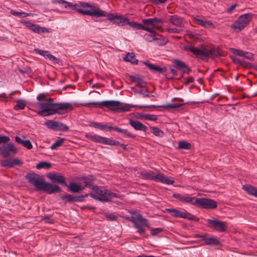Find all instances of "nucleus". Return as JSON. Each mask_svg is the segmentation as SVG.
I'll list each match as a JSON object with an SVG mask.
<instances>
[{
  "mask_svg": "<svg viewBox=\"0 0 257 257\" xmlns=\"http://www.w3.org/2000/svg\"><path fill=\"white\" fill-rule=\"evenodd\" d=\"M53 98H49L46 102H37L40 110L37 112L38 114L41 116H47L55 114H64L73 108L71 103L68 102L54 103Z\"/></svg>",
  "mask_w": 257,
  "mask_h": 257,
  "instance_id": "f257e3e1",
  "label": "nucleus"
},
{
  "mask_svg": "<svg viewBox=\"0 0 257 257\" xmlns=\"http://www.w3.org/2000/svg\"><path fill=\"white\" fill-rule=\"evenodd\" d=\"M85 187H88L93 192L89 194V196L95 200L101 202H108L113 198H121L120 195L106 189L102 186H97L92 184L90 181L84 182Z\"/></svg>",
  "mask_w": 257,
  "mask_h": 257,
  "instance_id": "f03ea898",
  "label": "nucleus"
},
{
  "mask_svg": "<svg viewBox=\"0 0 257 257\" xmlns=\"http://www.w3.org/2000/svg\"><path fill=\"white\" fill-rule=\"evenodd\" d=\"M77 12L87 16L95 17H105L106 12L87 3L78 2Z\"/></svg>",
  "mask_w": 257,
  "mask_h": 257,
  "instance_id": "7ed1b4c3",
  "label": "nucleus"
},
{
  "mask_svg": "<svg viewBox=\"0 0 257 257\" xmlns=\"http://www.w3.org/2000/svg\"><path fill=\"white\" fill-rule=\"evenodd\" d=\"M184 50L191 52L196 58L204 60L208 57H214L217 56L215 49H200L192 45L184 46Z\"/></svg>",
  "mask_w": 257,
  "mask_h": 257,
  "instance_id": "20e7f679",
  "label": "nucleus"
},
{
  "mask_svg": "<svg viewBox=\"0 0 257 257\" xmlns=\"http://www.w3.org/2000/svg\"><path fill=\"white\" fill-rule=\"evenodd\" d=\"M252 17V14L251 13H246L241 15L239 16L237 20L232 24L231 28L235 31H241L249 24Z\"/></svg>",
  "mask_w": 257,
  "mask_h": 257,
  "instance_id": "39448f33",
  "label": "nucleus"
},
{
  "mask_svg": "<svg viewBox=\"0 0 257 257\" xmlns=\"http://www.w3.org/2000/svg\"><path fill=\"white\" fill-rule=\"evenodd\" d=\"M165 211L175 217L188 219L190 220H194L197 222L199 220L198 218L185 211H182L180 209L176 208H166Z\"/></svg>",
  "mask_w": 257,
  "mask_h": 257,
  "instance_id": "423d86ee",
  "label": "nucleus"
},
{
  "mask_svg": "<svg viewBox=\"0 0 257 257\" xmlns=\"http://www.w3.org/2000/svg\"><path fill=\"white\" fill-rule=\"evenodd\" d=\"M17 152V149L12 143H6L0 146V155L5 158L14 156Z\"/></svg>",
  "mask_w": 257,
  "mask_h": 257,
  "instance_id": "0eeeda50",
  "label": "nucleus"
},
{
  "mask_svg": "<svg viewBox=\"0 0 257 257\" xmlns=\"http://www.w3.org/2000/svg\"><path fill=\"white\" fill-rule=\"evenodd\" d=\"M136 218L140 224L135 220H132V222L134 225V227L137 229V232L140 234H143L145 233V230L144 227H149V223L147 219L144 218L141 214L137 215Z\"/></svg>",
  "mask_w": 257,
  "mask_h": 257,
  "instance_id": "6e6552de",
  "label": "nucleus"
},
{
  "mask_svg": "<svg viewBox=\"0 0 257 257\" xmlns=\"http://www.w3.org/2000/svg\"><path fill=\"white\" fill-rule=\"evenodd\" d=\"M197 206L206 209H213L217 207V202L211 199L198 198Z\"/></svg>",
  "mask_w": 257,
  "mask_h": 257,
  "instance_id": "1a4fd4ad",
  "label": "nucleus"
},
{
  "mask_svg": "<svg viewBox=\"0 0 257 257\" xmlns=\"http://www.w3.org/2000/svg\"><path fill=\"white\" fill-rule=\"evenodd\" d=\"M88 138L95 143H99L107 145H116L119 142L108 138L102 137L98 135H90Z\"/></svg>",
  "mask_w": 257,
  "mask_h": 257,
  "instance_id": "9d476101",
  "label": "nucleus"
},
{
  "mask_svg": "<svg viewBox=\"0 0 257 257\" xmlns=\"http://www.w3.org/2000/svg\"><path fill=\"white\" fill-rule=\"evenodd\" d=\"M38 190H43L48 194H52L55 192H60L61 191V188L58 185L46 182L43 180Z\"/></svg>",
  "mask_w": 257,
  "mask_h": 257,
  "instance_id": "9b49d317",
  "label": "nucleus"
},
{
  "mask_svg": "<svg viewBox=\"0 0 257 257\" xmlns=\"http://www.w3.org/2000/svg\"><path fill=\"white\" fill-rule=\"evenodd\" d=\"M207 225L210 228L219 232H224L225 230L226 225L224 222L216 219H207Z\"/></svg>",
  "mask_w": 257,
  "mask_h": 257,
  "instance_id": "f8f14e48",
  "label": "nucleus"
},
{
  "mask_svg": "<svg viewBox=\"0 0 257 257\" xmlns=\"http://www.w3.org/2000/svg\"><path fill=\"white\" fill-rule=\"evenodd\" d=\"M26 179L28 182L33 184L38 190L43 179L38 174L30 173L26 175Z\"/></svg>",
  "mask_w": 257,
  "mask_h": 257,
  "instance_id": "ddd939ff",
  "label": "nucleus"
},
{
  "mask_svg": "<svg viewBox=\"0 0 257 257\" xmlns=\"http://www.w3.org/2000/svg\"><path fill=\"white\" fill-rule=\"evenodd\" d=\"M195 237L200 238L204 241L206 245H217L219 243V239L217 237L214 236L207 237L205 234L195 235Z\"/></svg>",
  "mask_w": 257,
  "mask_h": 257,
  "instance_id": "4468645a",
  "label": "nucleus"
},
{
  "mask_svg": "<svg viewBox=\"0 0 257 257\" xmlns=\"http://www.w3.org/2000/svg\"><path fill=\"white\" fill-rule=\"evenodd\" d=\"M103 107H105L109 110L117 111L118 105H120L121 102L117 100H105L103 101Z\"/></svg>",
  "mask_w": 257,
  "mask_h": 257,
  "instance_id": "2eb2a0df",
  "label": "nucleus"
},
{
  "mask_svg": "<svg viewBox=\"0 0 257 257\" xmlns=\"http://www.w3.org/2000/svg\"><path fill=\"white\" fill-rule=\"evenodd\" d=\"M194 21L198 25L204 28H214V25L210 21H205L199 18V16H197L194 18Z\"/></svg>",
  "mask_w": 257,
  "mask_h": 257,
  "instance_id": "dca6fc26",
  "label": "nucleus"
},
{
  "mask_svg": "<svg viewBox=\"0 0 257 257\" xmlns=\"http://www.w3.org/2000/svg\"><path fill=\"white\" fill-rule=\"evenodd\" d=\"M130 124L137 131H140L143 132H146L148 127L137 120L131 119L129 121Z\"/></svg>",
  "mask_w": 257,
  "mask_h": 257,
  "instance_id": "f3484780",
  "label": "nucleus"
},
{
  "mask_svg": "<svg viewBox=\"0 0 257 257\" xmlns=\"http://www.w3.org/2000/svg\"><path fill=\"white\" fill-rule=\"evenodd\" d=\"M138 107L140 108H149L150 105H132L130 104H122L121 103L120 105H118L117 108V111L123 112V111H128L131 110V107Z\"/></svg>",
  "mask_w": 257,
  "mask_h": 257,
  "instance_id": "a211bd4d",
  "label": "nucleus"
},
{
  "mask_svg": "<svg viewBox=\"0 0 257 257\" xmlns=\"http://www.w3.org/2000/svg\"><path fill=\"white\" fill-rule=\"evenodd\" d=\"M24 136H22V138L16 136L15 137V141L19 144L22 145L23 147L26 148L28 150H30L33 148V145L29 140H25Z\"/></svg>",
  "mask_w": 257,
  "mask_h": 257,
  "instance_id": "6ab92c4d",
  "label": "nucleus"
},
{
  "mask_svg": "<svg viewBox=\"0 0 257 257\" xmlns=\"http://www.w3.org/2000/svg\"><path fill=\"white\" fill-rule=\"evenodd\" d=\"M48 177L53 182L64 184L65 186H67L65 182V179L62 175L50 173L48 175Z\"/></svg>",
  "mask_w": 257,
  "mask_h": 257,
  "instance_id": "aec40b11",
  "label": "nucleus"
},
{
  "mask_svg": "<svg viewBox=\"0 0 257 257\" xmlns=\"http://www.w3.org/2000/svg\"><path fill=\"white\" fill-rule=\"evenodd\" d=\"M144 64L148 66L150 70L153 72H158L159 73H162L166 71L167 69L166 67H160L158 66L149 63L148 61L144 62Z\"/></svg>",
  "mask_w": 257,
  "mask_h": 257,
  "instance_id": "412c9836",
  "label": "nucleus"
},
{
  "mask_svg": "<svg viewBox=\"0 0 257 257\" xmlns=\"http://www.w3.org/2000/svg\"><path fill=\"white\" fill-rule=\"evenodd\" d=\"M175 67L179 70L183 69L184 73H189L190 69L186 66L185 63L179 60L175 59L173 61Z\"/></svg>",
  "mask_w": 257,
  "mask_h": 257,
  "instance_id": "4be33fe9",
  "label": "nucleus"
},
{
  "mask_svg": "<svg viewBox=\"0 0 257 257\" xmlns=\"http://www.w3.org/2000/svg\"><path fill=\"white\" fill-rule=\"evenodd\" d=\"M66 186L68 188L70 191L74 193L78 192L80 191L83 190L85 187L82 186L79 184H77L73 182H70L69 185Z\"/></svg>",
  "mask_w": 257,
  "mask_h": 257,
  "instance_id": "5701e85b",
  "label": "nucleus"
},
{
  "mask_svg": "<svg viewBox=\"0 0 257 257\" xmlns=\"http://www.w3.org/2000/svg\"><path fill=\"white\" fill-rule=\"evenodd\" d=\"M160 173H155L152 171L145 172L143 176L144 178L158 182Z\"/></svg>",
  "mask_w": 257,
  "mask_h": 257,
  "instance_id": "b1692460",
  "label": "nucleus"
},
{
  "mask_svg": "<svg viewBox=\"0 0 257 257\" xmlns=\"http://www.w3.org/2000/svg\"><path fill=\"white\" fill-rule=\"evenodd\" d=\"M242 188L248 194L257 197V189L256 188L250 185L246 184L242 186Z\"/></svg>",
  "mask_w": 257,
  "mask_h": 257,
  "instance_id": "393cba45",
  "label": "nucleus"
},
{
  "mask_svg": "<svg viewBox=\"0 0 257 257\" xmlns=\"http://www.w3.org/2000/svg\"><path fill=\"white\" fill-rule=\"evenodd\" d=\"M169 21L172 25L176 27H181L183 21L180 17L173 15L170 16Z\"/></svg>",
  "mask_w": 257,
  "mask_h": 257,
  "instance_id": "a878e982",
  "label": "nucleus"
},
{
  "mask_svg": "<svg viewBox=\"0 0 257 257\" xmlns=\"http://www.w3.org/2000/svg\"><path fill=\"white\" fill-rule=\"evenodd\" d=\"M158 182L167 185H172L174 183V180L171 177H166L163 174L160 173Z\"/></svg>",
  "mask_w": 257,
  "mask_h": 257,
  "instance_id": "bb28decb",
  "label": "nucleus"
},
{
  "mask_svg": "<svg viewBox=\"0 0 257 257\" xmlns=\"http://www.w3.org/2000/svg\"><path fill=\"white\" fill-rule=\"evenodd\" d=\"M113 130L121 133L125 137H127L130 138H135L136 137V135L128 132L127 130L121 129L117 126H114Z\"/></svg>",
  "mask_w": 257,
  "mask_h": 257,
  "instance_id": "cd10ccee",
  "label": "nucleus"
},
{
  "mask_svg": "<svg viewBox=\"0 0 257 257\" xmlns=\"http://www.w3.org/2000/svg\"><path fill=\"white\" fill-rule=\"evenodd\" d=\"M124 61L131 62L133 64H138V60L136 59L135 55L133 53H128L124 57Z\"/></svg>",
  "mask_w": 257,
  "mask_h": 257,
  "instance_id": "c85d7f7f",
  "label": "nucleus"
},
{
  "mask_svg": "<svg viewBox=\"0 0 257 257\" xmlns=\"http://www.w3.org/2000/svg\"><path fill=\"white\" fill-rule=\"evenodd\" d=\"M91 126L100 128L101 130L111 131L113 130L114 126H108L98 122H92Z\"/></svg>",
  "mask_w": 257,
  "mask_h": 257,
  "instance_id": "c756f323",
  "label": "nucleus"
},
{
  "mask_svg": "<svg viewBox=\"0 0 257 257\" xmlns=\"http://www.w3.org/2000/svg\"><path fill=\"white\" fill-rule=\"evenodd\" d=\"M129 21L127 18L122 17L120 16H117L114 23L119 26H124L126 24L128 25Z\"/></svg>",
  "mask_w": 257,
  "mask_h": 257,
  "instance_id": "7c9ffc66",
  "label": "nucleus"
},
{
  "mask_svg": "<svg viewBox=\"0 0 257 257\" xmlns=\"http://www.w3.org/2000/svg\"><path fill=\"white\" fill-rule=\"evenodd\" d=\"M32 31L37 34L49 32V30L47 28L41 27L37 24L34 25Z\"/></svg>",
  "mask_w": 257,
  "mask_h": 257,
  "instance_id": "2f4dec72",
  "label": "nucleus"
},
{
  "mask_svg": "<svg viewBox=\"0 0 257 257\" xmlns=\"http://www.w3.org/2000/svg\"><path fill=\"white\" fill-rule=\"evenodd\" d=\"M150 128L151 133H153L155 136L160 138H162L164 136V132L158 127L155 126H150Z\"/></svg>",
  "mask_w": 257,
  "mask_h": 257,
  "instance_id": "473e14b6",
  "label": "nucleus"
},
{
  "mask_svg": "<svg viewBox=\"0 0 257 257\" xmlns=\"http://www.w3.org/2000/svg\"><path fill=\"white\" fill-rule=\"evenodd\" d=\"M198 198L194 197L185 196L183 198V201L189 203L191 205L197 206Z\"/></svg>",
  "mask_w": 257,
  "mask_h": 257,
  "instance_id": "72a5a7b5",
  "label": "nucleus"
},
{
  "mask_svg": "<svg viewBox=\"0 0 257 257\" xmlns=\"http://www.w3.org/2000/svg\"><path fill=\"white\" fill-rule=\"evenodd\" d=\"M26 106V101L23 100H19L17 101L14 108L16 110H22Z\"/></svg>",
  "mask_w": 257,
  "mask_h": 257,
  "instance_id": "f704fd0d",
  "label": "nucleus"
},
{
  "mask_svg": "<svg viewBox=\"0 0 257 257\" xmlns=\"http://www.w3.org/2000/svg\"><path fill=\"white\" fill-rule=\"evenodd\" d=\"M58 122L54 121L52 120H50L45 122V124L49 128L54 130H57V127L58 126Z\"/></svg>",
  "mask_w": 257,
  "mask_h": 257,
  "instance_id": "c9c22d12",
  "label": "nucleus"
},
{
  "mask_svg": "<svg viewBox=\"0 0 257 257\" xmlns=\"http://www.w3.org/2000/svg\"><path fill=\"white\" fill-rule=\"evenodd\" d=\"M163 25V23L161 20L157 18H153V23L152 26L153 27L156 28L157 29H160L162 28Z\"/></svg>",
  "mask_w": 257,
  "mask_h": 257,
  "instance_id": "e433bc0d",
  "label": "nucleus"
},
{
  "mask_svg": "<svg viewBox=\"0 0 257 257\" xmlns=\"http://www.w3.org/2000/svg\"><path fill=\"white\" fill-rule=\"evenodd\" d=\"M65 140V139L64 138H59L58 140L56 141L54 144L52 145V146L50 147L51 149L55 150L57 148L61 146Z\"/></svg>",
  "mask_w": 257,
  "mask_h": 257,
  "instance_id": "4c0bfd02",
  "label": "nucleus"
},
{
  "mask_svg": "<svg viewBox=\"0 0 257 257\" xmlns=\"http://www.w3.org/2000/svg\"><path fill=\"white\" fill-rule=\"evenodd\" d=\"M134 81L136 82V86L140 87H143L144 81L142 78H140L139 75H136L133 76Z\"/></svg>",
  "mask_w": 257,
  "mask_h": 257,
  "instance_id": "58836bf2",
  "label": "nucleus"
},
{
  "mask_svg": "<svg viewBox=\"0 0 257 257\" xmlns=\"http://www.w3.org/2000/svg\"><path fill=\"white\" fill-rule=\"evenodd\" d=\"M51 164L50 163L46 162H41L36 165V168L38 169H41L42 168L49 169L51 167Z\"/></svg>",
  "mask_w": 257,
  "mask_h": 257,
  "instance_id": "ea45409f",
  "label": "nucleus"
},
{
  "mask_svg": "<svg viewBox=\"0 0 257 257\" xmlns=\"http://www.w3.org/2000/svg\"><path fill=\"white\" fill-rule=\"evenodd\" d=\"M178 147L180 149L188 150L191 148V145L185 141H181L179 143Z\"/></svg>",
  "mask_w": 257,
  "mask_h": 257,
  "instance_id": "a19ab883",
  "label": "nucleus"
},
{
  "mask_svg": "<svg viewBox=\"0 0 257 257\" xmlns=\"http://www.w3.org/2000/svg\"><path fill=\"white\" fill-rule=\"evenodd\" d=\"M77 6H78V3H72L66 2L65 5L64 6V8H69L71 10H75L77 11Z\"/></svg>",
  "mask_w": 257,
  "mask_h": 257,
  "instance_id": "79ce46f5",
  "label": "nucleus"
},
{
  "mask_svg": "<svg viewBox=\"0 0 257 257\" xmlns=\"http://www.w3.org/2000/svg\"><path fill=\"white\" fill-rule=\"evenodd\" d=\"M128 25L136 30H143V25L135 22H129Z\"/></svg>",
  "mask_w": 257,
  "mask_h": 257,
  "instance_id": "37998d69",
  "label": "nucleus"
},
{
  "mask_svg": "<svg viewBox=\"0 0 257 257\" xmlns=\"http://www.w3.org/2000/svg\"><path fill=\"white\" fill-rule=\"evenodd\" d=\"M157 35H154L151 33L150 34H146L144 35V39L148 41V42H152L154 41L155 37Z\"/></svg>",
  "mask_w": 257,
  "mask_h": 257,
  "instance_id": "c03bdc74",
  "label": "nucleus"
},
{
  "mask_svg": "<svg viewBox=\"0 0 257 257\" xmlns=\"http://www.w3.org/2000/svg\"><path fill=\"white\" fill-rule=\"evenodd\" d=\"M68 130L69 127L67 125L62 122H58L56 131H67Z\"/></svg>",
  "mask_w": 257,
  "mask_h": 257,
  "instance_id": "a18cd8bd",
  "label": "nucleus"
},
{
  "mask_svg": "<svg viewBox=\"0 0 257 257\" xmlns=\"http://www.w3.org/2000/svg\"><path fill=\"white\" fill-rule=\"evenodd\" d=\"M143 117L146 120L152 121H156L157 119V117L155 114H146L143 115Z\"/></svg>",
  "mask_w": 257,
  "mask_h": 257,
  "instance_id": "49530a36",
  "label": "nucleus"
},
{
  "mask_svg": "<svg viewBox=\"0 0 257 257\" xmlns=\"http://www.w3.org/2000/svg\"><path fill=\"white\" fill-rule=\"evenodd\" d=\"M11 160L12 168L14 167L15 166H20L23 164L22 161L18 158L11 159Z\"/></svg>",
  "mask_w": 257,
  "mask_h": 257,
  "instance_id": "de8ad7c7",
  "label": "nucleus"
},
{
  "mask_svg": "<svg viewBox=\"0 0 257 257\" xmlns=\"http://www.w3.org/2000/svg\"><path fill=\"white\" fill-rule=\"evenodd\" d=\"M88 195H89V194L85 193L84 195L75 196L74 201L79 202H83L85 201V197H87Z\"/></svg>",
  "mask_w": 257,
  "mask_h": 257,
  "instance_id": "09e8293b",
  "label": "nucleus"
},
{
  "mask_svg": "<svg viewBox=\"0 0 257 257\" xmlns=\"http://www.w3.org/2000/svg\"><path fill=\"white\" fill-rule=\"evenodd\" d=\"M163 230V228L161 227L155 228L150 230V233L152 235L155 236L162 232Z\"/></svg>",
  "mask_w": 257,
  "mask_h": 257,
  "instance_id": "8fccbe9b",
  "label": "nucleus"
},
{
  "mask_svg": "<svg viewBox=\"0 0 257 257\" xmlns=\"http://www.w3.org/2000/svg\"><path fill=\"white\" fill-rule=\"evenodd\" d=\"M1 165L2 167L10 168H12L11 160H2L1 162Z\"/></svg>",
  "mask_w": 257,
  "mask_h": 257,
  "instance_id": "3c124183",
  "label": "nucleus"
},
{
  "mask_svg": "<svg viewBox=\"0 0 257 257\" xmlns=\"http://www.w3.org/2000/svg\"><path fill=\"white\" fill-rule=\"evenodd\" d=\"M74 198L75 196L70 194H67L66 195L61 196V199L62 200H66L68 202L74 201Z\"/></svg>",
  "mask_w": 257,
  "mask_h": 257,
  "instance_id": "603ef678",
  "label": "nucleus"
},
{
  "mask_svg": "<svg viewBox=\"0 0 257 257\" xmlns=\"http://www.w3.org/2000/svg\"><path fill=\"white\" fill-rule=\"evenodd\" d=\"M87 104L92 105L95 107L101 108L103 107V103L102 101H91L88 102Z\"/></svg>",
  "mask_w": 257,
  "mask_h": 257,
  "instance_id": "864d4df0",
  "label": "nucleus"
},
{
  "mask_svg": "<svg viewBox=\"0 0 257 257\" xmlns=\"http://www.w3.org/2000/svg\"><path fill=\"white\" fill-rule=\"evenodd\" d=\"M230 51L231 53H232L233 54H235L238 56H242V55L243 54V52H244V51H243L241 50L235 49L233 48H230Z\"/></svg>",
  "mask_w": 257,
  "mask_h": 257,
  "instance_id": "5fc2aeb1",
  "label": "nucleus"
},
{
  "mask_svg": "<svg viewBox=\"0 0 257 257\" xmlns=\"http://www.w3.org/2000/svg\"><path fill=\"white\" fill-rule=\"evenodd\" d=\"M46 59H48L51 61L52 62H57V58L53 55H51L49 52L47 51V54H45V57Z\"/></svg>",
  "mask_w": 257,
  "mask_h": 257,
  "instance_id": "6e6d98bb",
  "label": "nucleus"
},
{
  "mask_svg": "<svg viewBox=\"0 0 257 257\" xmlns=\"http://www.w3.org/2000/svg\"><path fill=\"white\" fill-rule=\"evenodd\" d=\"M10 141V138L8 136H0V144L2 143H4L5 144L7 143H8Z\"/></svg>",
  "mask_w": 257,
  "mask_h": 257,
  "instance_id": "4d7b16f0",
  "label": "nucleus"
},
{
  "mask_svg": "<svg viewBox=\"0 0 257 257\" xmlns=\"http://www.w3.org/2000/svg\"><path fill=\"white\" fill-rule=\"evenodd\" d=\"M154 41H156L157 44L159 46L165 45L166 43V42L164 40L157 38L156 37H155Z\"/></svg>",
  "mask_w": 257,
  "mask_h": 257,
  "instance_id": "13d9d810",
  "label": "nucleus"
},
{
  "mask_svg": "<svg viewBox=\"0 0 257 257\" xmlns=\"http://www.w3.org/2000/svg\"><path fill=\"white\" fill-rule=\"evenodd\" d=\"M143 23L144 25L152 26L153 23V18L144 19L143 20Z\"/></svg>",
  "mask_w": 257,
  "mask_h": 257,
  "instance_id": "bf43d9fd",
  "label": "nucleus"
},
{
  "mask_svg": "<svg viewBox=\"0 0 257 257\" xmlns=\"http://www.w3.org/2000/svg\"><path fill=\"white\" fill-rule=\"evenodd\" d=\"M22 23L26 27L28 28L31 30H32L35 25L34 24L25 21H23Z\"/></svg>",
  "mask_w": 257,
  "mask_h": 257,
  "instance_id": "052dcab7",
  "label": "nucleus"
},
{
  "mask_svg": "<svg viewBox=\"0 0 257 257\" xmlns=\"http://www.w3.org/2000/svg\"><path fill=\"white\" fill-rule=\"evenodd\" d=\"M34 51L36 53L43 56L44 57H45V54H47V51H44V50H40L39 49H35Z\"/></svg>",
  "mask_w": 257,
  "mask_h": 257,
  "instance_id": "680f3d73",
  "label": "nucleus"
},
{
  "mask_svg": "<svg viewBox=\"0 0 257 257\" xmlns=\"http://www.w3.org/2000/svg\"><path fill=\"white\" fill-rule=\"evenodd\" d=\"M173 196L175 198L178 199L181 201H183V198L184 197V196H183V195H181L180 194L177 193H174L173 194Z\"/></svg>",
  "mask_w": 257,
  "mask_h": 257,
  "instance_id": "e2e57ef3",
  "label": "nucleus"
},
{
  "mask_svg": "<svg viewBox=\"0 0 257 257\" xmlns=\"http://www.w3.org/2000/svg\"><path fill=\"white\" fill-rule=\"evenodd\" d=\"M143 30H145V31H148V32H150V33H151L152 34L157 35V33H156V32L155 31H154L153 29H152L151 28H148L147 27H145V26H143Z\"/></svg>",
  "mask_w": 257,
  "mask_h": 257,
  "instance_id": "0e129e2a",
  "label": "nucleus"
},
{
  "mask_svg": "<svg viewBox=\"0 0 257 257\" xmlns=\"http://www.w3.org/2000/svg\"><path fill=\"white\" fill-rule=\"evenodd\" d=\"M193 77H189L187 78H184V84L185 85H188L192 82H193Z\"/></svg>",
  "mask_w": 257,
  "mask_h": 257,
  "instance_id": "69168bd1",
  "label": "nucleus"
},
{
  "mask_svg": "<svg viewBox=\"0 0 257 257\" xmlns=\"http://www.w3.org/2000/svg\"><path fill=\"white\" fill-rule=\"evenodd\" d=\"M43 220H45V222L50 223H53V220L52 218L50 217L49 216L45 215L43 217Z\"/></svg>",
  "mask_w": 257,
  "mask_h": 257,
  "instance_id": "338daca9",
  "label": "nucleus"
},
{
  "mask_svg": "<svg viewBox=\"0 0 257 257\" xmlns=\"http://www.w3.org/2000/svg\"><path fill=\"white\" fill-rule=\"evenodd\" d=\"M242 57L247 58L248 59H251L252 57V55L250 53L248 52H244Z\"/></svg>",
  "mask_w": 257,
  "mask_h": 257,
  "instance_id": "774afa93",
  "label": "nucleus"
}]
</instances>
